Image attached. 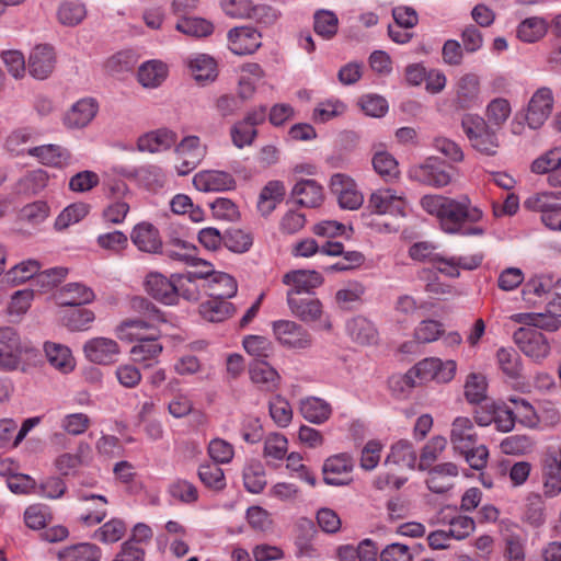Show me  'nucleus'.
<instances>
[{"label":"nucleus","mask_w":561,"mask_h":561,"mask_svg":"<svg viewBox=\"0 0 561 561\" xmlns=\"http://www.w3.org/2000/svg\"><path fill=\"white\" fill-rule=\"evenodd\" d=\"M371 163L376 173L386 182H392L400 175L398 161L388 151H376L373 156Z\"/></svg>","instance_id":"8fccbe9b"},{"label":"nucleus","mask_w":561,"mask_h":561,"mask_svg":"<svg viewBox=\"0 0 561 561\" xmlns=\"http://www.w3.org/2000/svg\"><path fill=\"white\" fill-rule=\"evenodd\" d=\"M426 485L434 493H445L454 485L458 468L453 462H444L427 469Z\"/></svg>","instance_id":"bb28decb"},{"label":"nucleus","mask_w":561,"mask_h":561,"mask_svg":"<svg viewBox=\"0 0 561 561\" xmlns=\"http://www.w3.org/2000/svg\"><path fill=\"white\" fill-rule=\"evenodd\" d=\"M101 549L90 542L72 545L58 552L59 561H100Z\"/></svg>","instance_id":"49530a36"},{"label":"nucleus","mask_w":561,"mask_h":561,"mask_svg":"<svg viewBox=\"0 0 561 561\" xmlns=\"http://www.w3.org/2000/svg\"><path fill=\"white\" fill-rule=\"evenodd\" d=\"M346 330L353 341L363 345L375 343L377 340L375 325L364 317H355L347 321Z\"/></svg>","instance_id":"de8ad7c7"},{"label":"nucleus","mask_w":561,"mask_h":561,"mask_svg":"<svg viewBox=\"0 0 561 561\" xmlns=\"http://www.w3.org/2000/svg\"><path fill=\"white\" fill-rule=\"evenodd\" d=\"M175 28L185 35L194 37H206L214 32L213 23L203 18H181Z\"/></svg>","instance_id":"13d9d810"},{"label":"nucleus","mask_w":561,"mask_h":561,"mask_svg":"<svg viewBox=\"0 0 561 561\" xmlns=\"http://www.w3.org/2000/svg\"><path fill=\"white\" fill-rule=\"evenodd\" d=\"M516 422V413L513 407L493 401V424L497 431L508 433L514 428Z\"/></svg>","instance_id":"774afa93"},{"label":"nucleus","mask_w":561,"mask_h":561,"mask_svg":"<svg viewBox=\"0 0 561 561\" xmlns=\"http://www.w3.org/2000/svg\"><path fill=\"white\" fill-rule=\"evenodd\" d=\"M160 335H148V339H141L130 348V355L134 363L142 368H151L159 363V357L163 352V345L159 341Z\"/></svg>","instance_id":"412c9836"},{"label":"nucleus","mask_w":561,"mask_h":561,"mask_svg":"<svg viewBox=\"0 0 561 561\" xmlns=\"http://www.w3.org/2000/svg\"><path fill=\"white\" fill-rule=\"evenodd\" d=\"M481 263V257L477 255H453L445 256L439 254V256L434 257L433 266L442 274L457 278L460 275V270L471 271L477 268Z\"/></svg>","instance_id":"a878e982"},{"label":"nucleus","mask_w":561,"mask_h":561,"mask_svg":"<svg viewBox=\"0 0 561 561\" xmlns=\"http://www.w3.org/2000/svg\"><path fill=\"white\" fill-rule=\"evenodd\" d=\"M130 304L139 317L122 321L115 329L117 339L137 343L141 339H148V335H161L159 324L167 321L163 312L144 297H135Z\"/></svg>","instance_id":"f03ea898"},{"label":"nucleus","mask_w":561,"mask_h":561,"mask_svg":"<svg viewBox=\"0 0 561 561\" xmlns=\"http://www.w3.org/2000/svg\"><path fill=\"white\" fill-rule=\"evenodd\" d=\"M513 337L519 350L535 362H541L550 354L548 339L537 329L519 328Z\"/></svg>","instance_id":"423d86ee"},{"label":"nucleus","mask_w":561,"mask_h":561,"mask_svg":"<svg viewBox=\"0 0 561 561\" xmlns=\"http://www.w3.org/2000/svg\"><path fill=\"white\" fill-rule=\"evenodd\" d=\"M228 41L234 55H248L261 46V34L253 27L238 26L228 32Z\"/></svg>","instance_id":"aec40b11"},{"label":"nucleus","mask_w":561,"mask_h":561,"mask_svg":"<svg viewBox=\"0 0 561 561\" xmlns=\"http://www.w3.org/2000/svg\"><path fill=\"white\" fill-rule=\"evenodd\" d=\"M553 279L549 275H534L528 278L522 289L523 300L529 307H534L539 302H543L549 299L552 293Z\"/></svg>","instance_id":"b1692460"},{"label":"nucleus","mask_w":561,"mask_h":561,"mask_svg":"<svg viewBox=\"0 0 561 561\" xmlns=\"http://www.w3.org/2000/svg\"><path fill=\"white\" fill-rule=\"evenodd\" d=\"M354 469L353 457L347 453H341L329 457L323 465V480L329 485L340 486L352 482Z\"/></svg>","instance_id":"9d476101"},{"label":"nucleus","mask_w":561,"mask_h":561,"mask_svg":"<svg viewBox=\"0 0 561 561\" xmlns=\"http://www.w3.org/2000/svg\"><path fill=\"white\" fill-rule=\"evenodd\" d=\"M249 375L251 381L263 391L274 392L279 387V374L265 360L257 359L251 363L249 366Z\"/></svg>","instance_id":"c756f323"},{"label":"nucleus","mask_w":561,"mask_h":561,"mask_svg":"<svg viewBox=\"0 0 561 561\" xmlns=\"http://www.w3.org/2000/svg\"><path fill=\"white\" fill-rule=\"evenodd\" d=\"M421 206L439 219L446 233L478 236L484 232L482 228L471 226L481 220L482 211L472 206L467 196L454 199L442 195H425L421 199Z\"/></svg>","instance_id":"f257e3e1"},{"label":"nucleus","mask_w":561,"mask_h":561,"mask_svg":"<svg viewBox=\"0 0 561 561\" xmlns=\"http://www.w3.org/2000/svg\"><path fill=\"white\" fill-rule=\"evenodd\" d=\"M131 242L139 251L158 253L162 248V241L158 229L150 222L137 224L130 233Z\"/></svg>","instance_id":"c85d7f7f"},{"label":"nucleus","mask_w":561,"mask_h":561,"mask_svg":"<svg viewBox=\"0 0 561 561\" xmlns=\"http://www.w3.org/2000/svg\"><path fill=\"white\" fill-rule=\"evenodd\" d=\"M169 257L181 261L187 265H194L198 262L196 248L187 241L173 239L165 250Z\"/></svg>","instance_id":"e2e57ef3"},{"label":"nucleus","mask_w":561,"mask_h":561,"mask_svg":"<svg viewBox=\"0 0 561 561\" xmlns=\"http://www.w3.org/2000/svg\"><path fill=\"white\" fill-rule=\"evenodd\" d=\"M283 283L290 288L287 294L299 297L302 293H310L323 283V277L317 271L296 270L283 276Z\"/></svg>","instance_id":"4be33fe9"},{"label":"nucleus","mask_w":561,"mask_h":561,"mask_svg":"<svg viewBox=\"0 0 561 561\" xmlns=\"http://www.w3.org/2000/svg\"><path fill=\"white\" fill-rule=\"evenodd\" d=\"M270 415L278 427H287L293 420V409L290 403L282 396L277 394L268 403Z\"/></svg>","instance_id":"0e129e2a"},{"label":"nucleus","mask_w":561,"mask_h":561,"mask_svg":"<svg viewBox=\"0 0 561 561\" xmlns=\"http://www.w3.org/2000/svg\"><path fill=\"white\" fill-rule=\"evenodd\" d=\"M287 304L290 312L304 322H314L323 314L321 301L313 297H293L287 294Z\"/></svg>","instance_id":"7c9ffc66"},{"label":"nucleus","mask_w":561,"mask_h":561,"mask_svg":"<svg viewBox=\"0 0 561 561\" xmlns=\"http://www.w3.org/2000/svg\"><path fill=\"white\" fill-rule=\"evenodd\" d=\"M489 380L481 373H470L463 385V396L469 404L478 405L488 400Z\"/></svg>","instance_id":"4c0bfd02"},{"label":"nucleus","mask_w":561,"mask_h":561,"mask_svg":"<svg viewBox=\"0 0 561 561\" xmlns=\"http://www.w3.org/2000/svg\"><path fill=\"white\" fill-rule=\"evenodd\" d=\"M462 128L476 150L485 154L490 153L491 133L482 117L473 114L466 115L462 118Z\"/></svg>","instance_id":"f3484780"},{"label":"nucleus","mask_w":561,"mask_h":561,"mask_svg":"<svg viewBox=\"0 0 561 561\" xmlns=\"http://www.w3.org/2000/svg\"><path fill=\"white\" fill-rule=\"evenodd\" d=\"M523 206L529 211L540 213L546 228L561 232V191L534 193L524 201Z\"/></svg>","instance_id":"39448f33"},{"label":"nucleus","mask_w":561,"mask_h":561,"mask_svg":"<svg viewBox=\"0 0 561 561\" xmlns=\"http://www.w3.org/2000/svg\"><path fill=\"white\" fill-rule=\"evenodd\" d=\"M548 30L543 18L530 16L523 20L517 26V37L525 43H535L542 38Z\"/></svg>","instance_id":"603ef678"},{"label":"nucleus","mask_w":561,"mask_h":561,"mask_svg":"<svg viewBox=\"0 0 561 561\" xmlns=\"http://www.w3.org/2000/svg\"><path fill=\"white\" fill-rule=\"evenodd\" d=\"M94 298V291L81 283H69L65 285L57 296L61 306L71 307L90 304Z\"/></svg>","instance_id":"c9c22d12"},{"label":"nucleus","mask_w":561,"mask_h":561,"mask_svg":"<svg viewBox=\"0 0 561 561\" xmlns=\"http://www.w3.org/2000/svg\"><path fill=\"white\" fill-rule=\"evenodd\" d=\"M209 297L229 299L237 294V280L229 274L217 272L206 283Z\"/></svg>","instance_id":"37998d69"},{"label":"nucleus","mask_w":561,"mask_h":561,"mask_svg":"<svg viewBox=\"0 0 561 561\" xmlns=\"http://www.w3.org/2000/svg\"><path fill=\"white\" fill-rule=\"evenodd\" d=\"M472 430L473 426L470 419L458 416L454 420L451 425L450 440L456 450H468L470 446L476 445Z\"/></svg>","instance_id":"79ce46f5"},{"label":"nucleus","mask_w":561,"mask_h":561,"mask_svg":"<svg viewBox=\"0 0 561 561\" xmlns=\"http://www.w3.org/2000/svg\"><path fill=\"white\" fill-rule=\"evenodd\" d=\"M42 265L38 261L28 259L14 265L5 274V279L12 285H19L33 277L39 272Z\"/></svg>","instance_id":"680f3d73"},{"label":"nucleus","mask_w":561,"mask_h":561,"mask_svg":"<svg viewBox=\"0 0 561 561\" xmlns=\"http://www.w3.org/2000/svg\"><path fill=\"white\" fill-rule=\"evenodd\" d=\"M27 154L37 158L43 164L64 168L71 163V153L58 145H43L27 149Z\"/></svg>","instance_id":"2f4dec72"},{"label":"nucleus","mask_w":561,"mask_h":561,"mask_svg":"<svg viewBox=\"0 0 561 561\" xmlns=\"http://www.w3.org/2000/svg\"><path fill=\"white\" fill-rule=\"evenodd\" d=\"M496 360L499 368L506 378L517 380L522 377V357L514 347L499 348L496 352Z\"/></svg>","instance_id":"ea45409f"},{"label":"nucleus","mask_w":561,"mask_h":561,"mask_svg":"<svg viewBox=\"0 0 561 561\" xmlns=\"http://www.w3.org/2000/svg\"><path fill=\"white\" fill-rule=\"evenodd\" d=\"M179 163L175 165L179 175H186L193 171L205 158L206 147L201 144L197 136L184 137L175 147Z\"/></svg>","instance_id":"6e6552de"},{"label":"nucleus","mask_w":561,"mask_h":561,"mask_svg":"<svg viewBox=\"0 0 561 561\" xmlns=\"http://www.w3.org/2000/svg\"><path fill=\"white\" fill-rule=\"evenodd\" d=\"M275 339L285 347L307 348L311 345V335L299 323L291 320H276L272 323Z\"/></svg>","instance_id":"1a4fd4ad"},{"label":"nucleus","mask_w":561,"mask_h":561,"mask_svg":"<svg viewBox=\"0 0 561 561\" xmlns=\"http://www.w3.org/2000/svg\"><path fill=\"white\" fill-rule=\"evenodd\" d=\"M299 412L302 417L313 424H323L331 414L332 408L329 402L318 397H307L299 402Z\"/></svg>","instance_id":"72a5a7b5"},{"label":"nucleus","mask_w":561,"mask_h":561,"mask_svg":"<svg viewBox=\"0 0 561 561\" xmlns=\"http://www.w3.org/2000/svg\"><path fill=\"white\" fill-rule=\"evenodd\" d=\"M313 30L323 39H332L339 30V18L333 11L318 10L313 15Z\"/></svg>","instance_id":"5fc2aeb1"},{"label":"nucleus","mask_w":561,"mask_h":561,"mask_svg":"<svg viewBox=\"0 0 561 561\" xmlns=\"http://www.w3.org/2000/svg\"><path fill=\"white\" fill-rule=\"evenodd\" d=\"M165 77V65L157 60L142 64L138 70V80L146 88H156L160 85Z\"/></svg>","instance_id":"6e6d98bb"},{"label":"nucleus","mask_w":561,"mask_h":561,"mask_svg":"<svg viewBox=\"0 0 561 561\" xmlns=\"http://www.w3.org/2000/svg\"><path fill=\"white\" fill-rule=\"evenodd\" d=\"M81 507L78 519L85 526L100 524L107 515V499L99 494L80 495Z\"/></svg>","instance_id":"393cba45"},{"label":"nucleus","mask_w":561,"mask_h":561,"mask_svg":"<svg viewBox=\"0 0 561 561\" xmlns=\"http://www.w3.org/2000/svg\"><path fill=\"white\" fill-rule=\"evenodd\" d=\"M243 483L247 491L253 494L261 493L266 486V476L263 465L259 460L249 461L243 469Z\"/></svg>","instance_id":"864d4df0"},{"label":"nucleus","mask_w":561,"mask_h":561,"mask_svg":"<svg viewBox=\"0 0 561 561\" xmlns=\"http://www.w3.org/2000/svg\"><path fill=\"white\" fill-rule=\"evenodd\" d=\"M145 288L149 296L163 305L178 304L174 274L169 278L159 272H150L146 276Z\"/></svg>","instance_id":"4468645a"},{"label":"nucleus","mask_w":561,"mask_h":561,"mask_svg":"<svg viewBox=\"0 0 561 561\" xmlns=\"http://www.w3.org/2000/svg\"><path fill=\"white\" fill-rule=\"evenodd\" d=\"M220 5L226 15L232 19H252L262 23H270L275 19L270 7L254 5L251 0H220Z\"/></svg>","instance_id":"0eeeda50"},{"label":"nucleus","mask_w":561,"mask_h":561,"mask_svg":"<svg viewBox=\"0 0 561 561\" xmlns=\"http://www.w3.org/2000/svg\"><path fill=\"white\" fill-rule=\"evenodd\" d=\"M456 369L455 360L443 362L439 358L430 357L415 364L404 375L390 378L389 383L393 391L407 392L428 381L449 382L455 377Z\"/></svg>","instance_id":"7ed1b4c3"},{"label":"nucleus","mask_w":561,"mask_h":561,"mask_svg":"<svg viewBox=\"0 0 561 561\" xmlns=\"http://www.w3.org/2000/svg\"><path fill=\"white\" fill-rule=\"evenodd\" d=\"M296 203L305 207H318L323 201V188L314 180H301L291 191Z\"/></svg>","instance_id":"f704fd0d"},{"label":"nucleus","mask_w":561,"mask_h":561,"mask_svg":"<svg viewBox=\"0 0 561 561\" xmlns=\"http://www.w3.org/2000/svg\"><path fill=\"white\" fill-rule=\"evenodd\" d=\"M56 65V56L54 49L49 45H37L33 48L28 56V72L38 80L48 78Z\"/></svg>","instance_id":"6ab92c4d"},{"label":"nucleus","mask_w":561,"mask_h":561,"mask_svg":"<svg viewBox=\"0 0 561 561\" xmlns=\"http://www.w3.org/2000/svg\"><path fill=\"white\" fill-rule=\"evenodd\" d=\"M553 107V94L549 88L538 89L528 102L525 121L530 129L540 128Z\"/></svg>","instance_id":"9b49d317"},{"label":"nucleus","mask_w":561,"mask_h":561,"mask_svg":"<svg viewBox=\"0 0 561 561\" xmlns=\"http://www.w3.org/2000/svg\"><path fill=\"white\" fill-rule=\"evenodd\" d=\"M45 354L49 364L61 373H70L75 368V358L71 351L58 343H45Z\"/></svg>","instance_id":"a18cd8bd"},{"label":"nucleus","mask_w":561,"mask_h":561,"mask_svg":"<svg viewBox=\"0 0 561 561\" xmlns=\"http://www.w3.org/2000/svg\"><path fill=\"white\" fill-rule=\"evenodd\" d=\"M41 362L39 351L21 340L12 328L0 329V369L28 373Z\"/></svg>","instance_id":"20e7f679"},{"label":"nucleus","mask_w":561,"mask_h":561,"mask_svg":"<svg viewBox=\"0 0 561 561\" xmlns=\"http://www.w3.org/2000/svg\"><path fill=\"white\" fill-rule=\"evenodd\" d=\"M125 533V523L119 518H112L94 531L93 538L102 543H115L124 537Z\"/></svg>","instance_id":"052dcab7"},{"label":"nucleus","mask_w":561,"mask_h":561,"mask_svg":"<svg viewBox=\"0 0 561 561\" xmlns=\"http://www.w3.org/2000/svg\"><path fill=\"white\" fill-rule=\"evenodd\" d=\"M330 188L337 196L339 205L344 209H358L364 202L363 194L357 191L355 182L346 174H333L330 180Z\"/></svg>","instance_id":"ddd939ff"},{"label":"nucleus","mask_w":561,"mask_h":561,"mask_svg":"<svg viewBox=\"0 0 561 561\" xmlns=\"http://www.w3.org/2000/svg\"><path fill=\"white\" fill-rule=\"evenodd\" d=\"M201 482L213 490L220 491L226 486L224 470L216 463H204L198 468Z\"/></svg>","instance_id":"338daca9"},{"label":"nucleus","mask_w":561,"mask_h":561,"mask_svg":"<svg viewBox=\"0 0 561 561\" xmlns=\"http://www.w3.org/2000/svg\"><path fill=\"white\" fill-rule=\"evenodd\" d=\"M288 451V440L279 433L270 434L264 440L263 456L270 463L272 460H283Z\"/></svg>","instance_id":"69168bd1"},{"label":"nucleus","mask_w":561,"mask_h":561,"mask_svg":"<svg viewBox=\"0 0 561 561\" xmlns=\"http://www.w3.org/2000/svg\"><path fill=\"white\" fill-rule=\"evenodd\" d=\"M411 178L424 185L444 187L451 182L447 167L437 159H428L425 163L410 171Z\"/></svg>","instance_id":"2eb2a0df"},{"label":"nucleus","mask_w":561,"mask_h":561,"mask_svg":"<svg viewBox=\"0 0 561 561\" xmlns=\"http://www.w3.org/2000/svg\"><path fill=\"white\" fill-rule=\"evenodd\" d=\"M447 440L443 436L432 437L422 448L420 461L417 465L419 470H427L438 459L440 454L445 450Z\"/></svg>","instance_id":"bf43d9fd"},{"label":"nucleus","mask_w":561,"mask_h":561,"mask_svg":"<svg viewBox=\"0 0 561 561\" xmlns=\"http://www.w3.org/2000/svg\"><path fill=\"white\" fill-rule=\"evenodd\" d=\"M193 185L201 192H221L233 190L236 180L226 171L204 170L194 175Z\"/></svg>","instance_id":"a211bd4d"},{"label":"nucleus","mask_w":561,"mask_h":561,"mask_svg":"<svg viewBox=\"0 0 561 561\" xmlns=\"http://www.w3.org/2000/svg\"><path fill=\"white\" fill-rule=\"evenodd\" d=\"M416 460L417 456L412 443L401 439L391 446L385 463H393L402 468L414 469Z\"/></svg>","instance_id":"a19ab883"},{"label":"nucleus","mask_w":561,"mask_h":561,"mask_svg":"<svg viewBox=\"0 0 561 561\" xmlns=\"http://www.w3.org/2000/svg\"><path fill=\"white\" fill-rule=\"evenodd\" d=\"M535 439L525 434L510 435L501 440L500 449L505 455L520 456L533 450Z\"/></svg>","instance_id":"4d7b16f0"},{"label":"nucleus","mask_w":561,"mask_h":561,"mask_svg":"<svg viewBox=\"0 0 561 561\" xmlns=\"http://www.w3.org/2000/svg\"><path fill=\"white\" fill-rule=\"evenodd\" d=\"M369 208L378 215L405 216L408 203L402 194L391 188H381L369 197Z\"/></svg>","instance_id":"f8f14e48"},{"label":"nucleus","mask_w":561,"mask_h":561,"mask_svg":"<svg viewBox=\"0 0 561 561\" xmlns=\"http://www.w3.org/2000/svg\"><path fill=\"white\" fill-rule=\"evenodd\" d=\"M285 195V186L280 181L268 182L261 191L257 208L262 215H270Z\"/></svg>","instance_id":"09e8293b"},{"label":"nucleus","mask_w":561,"mask_h":561,"mask_svg":"<svg viewBox=\"0 0 561 561\" xmlns=\"http://www.w3.org/2000/svg\"><path fill=\"white\" fill-rule=\"evenodd\" d=\"M188 67L193 78L202 84L214 81L218 75L215 59L206 54L192 57Z\"/></svg>","instance_id":"58836bf2"},{"label":"nucleus","mask_w":561,"mask_h":561,"mask_svg":"<svg viewBox=\"0 0 561 561\" xmlns=\"http://www.w3.org/2000/svg\"><path fill=\"white\" fill-rule=\"evenodd\" d=\"M320 252L330 256H341L336 263L328 266V272H346L362 266L365 262V256L359 251H344V245L341 242L327 241L320 249Z\"/></svg>","instance_id":"dca6fc26"},{"label":"nucleus","mask_w":561,"mask_h":561,"mask_svg":"<svg viewBox=\"0 0 561 561\" xmlns=\"http://www.w3.org/2000/svg\"><path fill=\"white\" fill-rule=\"evenodd\" d=\"M455 89L458 107L466 108L478 98L480 90L479 79L473 73H466L457 80Z\"/></svg>","instance_id":"c03bdc74"},{"label":"nucleus","mask_w":561,"mask_h":561,"mask_svg":"<svg viewBox=\"0 0 561 561\" xmlns=\"http://www.w3.org/2000/svg\"><path fill=\"white\" fill-rule=\"evenodd\" d=\"M199 314L209 322H221L236 312L231 302L224 298L209 297L199 305Z\"/></svg>","instance_id":"e433bc0d"},{"label":"nucleus","mask_w":561,"mask_h":561,"mask_svg":"<svg viewBox=\"0 0 561 561\" xmlns=\"http://www.w3.org/2000/svg\"><path fill=\"white\" fill-rule=\"evenodd\" d=\"M176 134L168 128H159L140 136L137 147L140 151L159 152L170 149L175 145Z\"/></svg>","instance_id":"473e14b6"},{"label":"nucleus","mask_w":561,"mask_h":561,"mask_svg":"<svg viewBox=\"0 0 561 561\" xmlns=\"http://www.w3.org/2000/svg\"><path fill=\"white\" fill-rule=\"evenodd\" d=\"M99 105L94 99L85 98L77 101L67 112L64 122L69 128H84L95 117Z\"/></svg>","instance_id":"cd10ccee"},{"label":"nucleus","mask_w":561,"mask_h":561,"mask_svg":"<svg viewBox=\"0 0 561 561\" xmlns=\"http://www.w3.org/2000/svg\"><path fill=\"white\" fill-rule=\"evenodd\" d=\"M85 15V5L79 0H65L57 9V20L65 26H76L80 24Z\"/></svg>","instance_id":"3c124183"},{"label":"nucleus","mask_w":561,"mask_h":561,"mask_svg":"<svg viewBox=\"0 0 561 561\" xmlns=\"http://www.w3.org/2000/svg\"><path fill=\"white\" fill-rule=\"evenodd\" d=\"M87 358L95 364L107 365L115 360L119 353L116 341L107 337H94L83 346Z\"/></svg>","instance_id":"5701e85b"}]
</instances>
